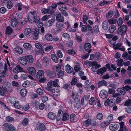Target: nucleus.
<instances>
[{"mask_svg":"<svg viewBox=\"0 0 131 131\" xmlns=\"http://www.w3.org/2000/svg\"><path fill=\"white\" fill-rule=\"evenodd\" d=\"M106 70V68L105 67H103L98 70L97 71V73L100 75H102Z\"/></svg>","mask_w":131,"mask_h":131,"instance_id":"5701e85b","label":"nucleus"},{"mask_svg":"<svg viewBox=\"0 0 131 131\" xmlns=\"http://www.w3.org/2000/svg\"><path fill=\"white\" fill-rule=\"evenodd\" d=\"M53 48V47L52 45H48L45 48V50L47 52L50 51Z\"/></svg>","mask_w":131,"mask_h":131,"instance_id":"4d7b16f0","label":"nucleus"},{"mask_svg":"<svg viewBox=\"0 0 131 131\" xmlns=\"http://www.w3.org/2000/svg\"><path fill=\"white\" fill-rule=\"evenodd\" d=\"M50 91V93L52 94L51 95L52 96H57L60 95V91L58 89H57L56 90H55L54 89H53Z\"/></svg>","mask_w":131,"mask_h":131,"instance_id":"f8f14e48","label":"nucleus"},{"mask_svg":"<svg viewBox=\"0 0 131 131\" xmlns=\"http://www.w3.org/2000/svg\"><path fill=\"white\" fill-rule=\"evenodd\" d=\"M64 75V72L61 70L59 71L58 73V77L59 78H61Z\"/></svg>","mask_w":131,"mask_h":131,"instance_id":"69168bd1","label":"nucleus"},{"mask_svg":"<svg viewBox=\"0 0 131 131\" xmlns=\"http://www.w3.org/2000/svg\"><path fill=\"white\" fill-rule=\"evenodd\" d=\"M127 27L124 25H122L118 29L117 33L118 35H122L124 34L126 32Z\"/></svg>","mask_w":131,"mask_h":131,"instance_id":"20e7f679","label":"nucleus"},{"mask_svg":"<svg viewBox=\"0 0 131 131\" xmlns=\"http://www.w3.org/2000/svg\"><path fill=\"white\" fill-rule=\"evenodd\" d=\"M18 60L19 62L22 65L25 66L27 65V62L25 58V57L24 58L22 57L19 58Z\"/></svg>","mask_w":131,"mask_h":131,"instance_id":"dca6fc26","label":"nucleus"},{"mask_svg":"<svg viewBox=\"0 0 131 131\" xmlns=\"http://www.w3.org/2000/svg\"><path fill=\"white\" fill-rule=\"evenodd\" d=\"M79 75L81 77V78L83 80H85L86 79V77L84 76V72L82 71H81L79 73Z\"/></svg>","mask_w":131,"mask_h":131,"instance_id":"de8ad7c7","label":"nucleus"},{"mask_svg":"<svg viewBox=\"0 0 131 131\" xmlns=\"http://www.w3.org/2000/svg\"><path fill=\"white\" fill-rule=\"evenodd\" d=\"M14 107L17 109H20L21 107V105L20 104L19 102L17 101L13 105Z\"/></svg>","mask_w":131,"mask_h":131,"instance_id":"58836bf2","label":"nucleus"},{"mask_svg":"<svg viewBox=\"0 0 131 131\" xmlns=\"http://www.w3.org/2000/svg\"><path fill=\"white\" fill-rule=\"evenodd\" d=\"M58 4H62L60 5L59 7V9L61 11H65L67 9V7L62 2H60L58 3Z\"/></svg>","mask_w":131,"mask_h":131,"instance_id":"412c9836","label":"nucleus"},{"mask_svg":"<svg viewBox=\"0 0 131 131\" xmlns=\"http://www.w3.org/2000/svg\"><path fill=\"white\" fill-rule=\"evenodd\" d=\"M62 36L66 40H68L70 38L69 35L66 33H63L62 34Z\"/></svg>","mask_w":131,"mask_h":131,"instance_id":"bf43d9fd","label":"nucleus"},{"mask_svg":"<svg viewBox=\"0 0 131 131\" xmlns=\"http://www.w3.org/2000/svg\"><path fill=\"white\" fill-rule=\"evenodd\" d=\"M117 65L120 67L123 66V60L121 58H119L117 59L116 60Z\"/></svg>","mask_w":131,"mask_h":131,"instance_id":"473e14b6","label":"nucleus"},{"mask_svg":"<svg viewBox=\"0 0 131 131\" xmlns=\"http://www.w3.org/2000/svg\"><path fill=\"white\" fill-rule=\"evenodd\" d=\"M53 87V82L52 81H50L47 84V86L46 88V89L47 90L49 91H51L53 89L52 88Z\"/></svg>","mask_w":131,"mask_h":131,"instance_id":"f3484780","label":"nucleus"},{"mask_svg":"<svg viewBox=\"0 0 131 131\" xmlns=\"http://www.w3.org/2000/svg\"><path fill=\"white\" fill-rule=\"evenodd\" d=\"M18 23L17 20L16 18H14L11 21V26L13 27H15Z\"/></svg>","mask_w":131,"mask_h":131,"instance_id":"7c9ffc66","label":"nucleus"},{"mask_svg":"<svg viewBox=\"0 0 131 131\" xmlns=\"http://www.w3.org/2000/svg\"><path fill=\"white\" fill-rule=\"evenodd\" d=\"M107 120L106 121L110 124L113 120V117L112 114H110L107 118Z\"/></svg>","mask_w":131,"mask_h":131,"instance_id":"e433bc0d","label":"nucleus"},{"mask_svg":"<svg viewBox=\"0 0 131 131\" xmlns=\"http://www.w3.org/2000/svg\"><path fill=\"white\" fill-rule=\"evenodd\" d=\"M123 23V20L122 18H119L118 19L117 24L118 26H120Z\"/></svg>","mask_w":131,"mask_h":131,"instance_id":"774afa93","label":"nucleus"},{"mask_svg":"<svg viewBox=\"0 0 131 131\" xmlns=\"http://www.w3.org/2000/svg\"><path fill=\"white\" fill-rule=\"evenodd\" d=\"M54 21V19H51V20H49L47 21L45 24V25L47 27L51 26L52 25Z\"/></svg>","mask_w":131,"mask_h":131,"instance_id":"37998d69","label":"nucleus"},{"mask_svg":"<svg viewBox=\"0 0 131 131\" xmlns=\"http://www.w3.org/2000/svg\"><path fill=\"white\" fill-rule=\"evenodd\" d=\"M108 93L107 91L105 90H102L100 93L99 95L101 98L104 99L107 97Z\"/></svg>","mask_w":131,"mask_h":131,"instance_id":"6e6552de","label":"nucleus"},{"mask_svg":"<svg viewBox=\"0 0 131 131\" xmlns=\"http://www.w3.org/2000/svg\"><path fill=\"white\" fill-rule=\"evenodd\" d=\"M74 69L75 71L77 72L80 70L81 69V68L79 64L77 63V64L75 65L74 67Z\"/></svg>","mask_w":131,"mask_h":131,"instance_id":"09e8293b","label":"nucleus"},{"mask_svg":"<svg viewBox=\"0 0 131 131\" xmlns=\"http://www.w3.org/2000/svg\"><path fill=\"white\" fill-rule=\"evenodd\" d=\"M117 91L118 93L120 95H124L125 94V90H124L123 87L118 88Z\"/></svg>","mask_w":131,"mask_h":131,"instance_id":"a211bd4d","label":"nucleus"},{"mask_svg":"<svg viewBox=\"0 0 131 131\" xmlns=\"http://www.w3.org/2000/svg\"><path fill=\"white\" fill-rule=\"evenodd\" d=\"M65 69L66 71L69 73L72 72L73 70V68L69 64H67L65 66Z\"/></svg>","mask_w":131,"mask_h":131,"instance_id":"2eb2a0df","label":"nucleus"},{"mask_svg":"<svg viewBox=\"0 0 131 131\" xmlns=\"http://www.w3.org/2000/svg\"><path fill=\"white\" fill-rule=\"evenodd\" d=\"M56 19L57 21L59 22H63L64 21L63 16L60 13L57 15L56 17Z\"/></svg>","mask_w":131,"mask_h":131,"instance_id":"4be33fe9","label":"nucleus"},{"mask_svg":"<svg viewBox=\"0 0 131 131\" xmlns=\"http://www.w3.org/2000/svg\"><path fill=\"white\" fill-rule=\"evenodd\" d=\"M15 131L16 128L12 125L9 124V131Z\"/></svg>","mask_w":131,"mask_h":131,"instance_id":"052dcab7","label":"nucleus"},{"mask_svg":"<svg viewBox=\"0 0 131 131\" xmlns=\"http://www.w3.org/2000/svg\"><path fill=\"white\" fill-rule=\"evenodd\" d=\"M20 93L21 96L25 97L27 94V90L26 89H23L20 90Z\"/></svg>","mask_w":131,"mask_h":131,"instance_id":"a878e982","label":"nucleus"},{"mask_svg":"<svg viewBox=\"0 0 131 131\" xmlns=\"http://www.w3.org/2000/svg\"><path fill=\"white\" fill-rule=\"evenodd\" d=\"M32 29L30 28H26L24 31L23 33L25 37H29L32 33Z\"/></svg>","mask_w":131,"mask_h":131,"instance_id":"0eeeda50","label":"nucleus"},{"mask_svg":"<svg viewBox=\"0 0 131 131\" xmlns=\"http://www.w3.org/2000/svg\"><path fill=\"white\" fill-rule=\"evenodd\" d=\"M80 26L81 27V30L82 32H85L87 30V26L84 25H82V22H80Z\"/></svg>","mask_w":131,"mask_h":131,"instance_id":"f704fd0d","label":"nucleus"},{"mask_svg":"<svg viewBox=\"0 0 131 131\" xmlns=\"http://www.w3.org/2000/svg\"><path fill=\"white\" fill-rule=\"evenodd\" d=\"M77 81V78L75 77L73 78L71 82V84L72 85H75Z\"/></svg>","mask_w":131,"mask_h":131,"instance_id":"e2e57ef3","label":"nucleus"},{"mask_svg":"<svg viewBox=\"0 0 131 131\" xmlns=\"http://www.w3.org/2000/svg\"><path fill=\"white\" fill-rule=\"evenodd\" d=\"M110 124L106 121L102 122L101 123V126L102 128H104L109 125Z\"/></svg>","mask_w":131,"mask_h":131,"instance_id":"79ce46f5","label":"nucleus"},{"mask_svg":"<svg viewBox=\"0 0 131 131\" xmlns=\"http://www.w3.org/2000/svg\"><path fill=\"white\" fill-rule=\"evenodd\" d=\"M37 93L39 95H41L43 93V91L40 88L37 89L36 90Z\"/></svg>","mask_w":131,"mask_h":131,"instance_id":"13d9d810","label":"nucleus"},{"mask_svg":"<svg viewBox=\"0 0 131 131\" xmlns=\"http://www.w3.org/2000/svg\"><path fill=\"white\" fill-rule=\"evenodd\" d=\"M25 58L27 62L29 64H32L34 62V57L31 55H29L26 56H25Z\"/></svg>","mask_w":131,"mask_h":131,"instance_id":"1a4fd4ad","label":"nucleus"},{"mask_svg":"<svg viewBox=\"0 0 131 131\" xmlns=\"http://www.w3.org/2000/svg\"><path fill=\"white\" fill-rule=\"evenodd\" d=\"M122 46V43H118L116 45H113V47L115 49H119L120 47Z\"/></svg>","mask_w":131,"mask_h":131,"instance_id":"338daca9","label":"nucleus"},{"mask_svg":"<svg viewBox=\"0 0 131 131\" xmlns=\"http://www.w3.org/2000/svg\"><path fill=\"white\" fill-rule=\"evenodd\" d=\"M45 39L50 41H53L56 42L59 40V38L58 37H54L51 34L49 33L46 34L45 37Z\"/></svg>","mask_w":131,"mask_h":131,"instance_id":"7ed1b4c3","label":"nucleus"},{"mask_svg":"<svg viewBox=\"0 0 131 131\" xmlns=\"http://www.w3.org/2000/svg\"><path fill=\"white\" fill-rule=\"evenodd\" d=\"M56 54L57 56L60 58H62L63 57V55L61 51L60 50H57Z\"/></svg>","mask_w":131,"mask_h":131,"instance_id":"a18cd8bd","label":"nucleus"},{"mask_svg":"<svg viewBox=\"0 0 131 131\" xmlns=\"http://www.w3.org/2000/svg\"><path fill=\"white\" fill-rule=\"evenodd\" d=\"M113 15V12L112 11L108 12L106 14V17L107 18H111Z\"/></svg>","mask_w":131,"mask_h":131,"instance_id":"a19ab883","label":"nucleus"},{"mask_svg":"<svg viewBox=\"0 0 131 131\" xmlns=\"http://www.w3.org/2000/svg\"><path fill=\"white\" fill-rule=\"evenodd\" d=\"M50 57L52 60L55 63H57L58 62V58L54 54H52L50 55Z\"/></svg>","mask_w":131,"mask_h":131,"instance_id":"bb28decb","label":"nucleus"},{"mask_svg":"<svg viewBox=\"0 0 131 131\" xmlns=\"http://www.w3.org/2000/svg\"><path fill=\"white\" fill-rule=\"evenodd\" d=\"M37 14L34 11H31L29 12L27 19L29 22L31 23H37L40 20L39 18L37 16Z\"/></svg>","mask_w":131,"mask_h":131,"instance_id":"f257e3e1","label":"nucleus"},{"mask_svg":"<svg viewBox=\"0 0 131 131\" xmlns=\"http://www.w3.org/2000/svg\"><path fill=\"white\" fill-rule=\"evenodd\" d=\"M15 50L18 54H21L23 53V50L20 47L18 46L16 47L15 49Z\"/></svg>","mask_w":131,"mask_h":131,"instance_id":"2f4dec72","label":"nucleus"},{"mask_svg":"<svg viewBox=\"0 0 131 131\" xmlns=\"http://www.w3.org/2000/svg\"><path fill=\"white\" fill-rule=\"evenodd\" d=\"M7 66L6 64H4V70H0V77H4L6 75V71L7 69Z\"/></svg>","mask_w":131,"mask_h":131,"instance_id":"9b49d317","label":"nucleus"},{"mask_svg":"<svg viewBox=\"0 0 131 131\" xmlns=\"http://www.w3.org/2000/svg\"><path fill=\"white\" fill-rule=\"evenodd\" d=\"M37 128L39 131H45V129L44 124L42 123H40Z\"/></svg>","mask_w":131,"mask_h":131,"instance_id":"6ab92c4d","label":"nucleus"},{"mask_svg":"<svg viewBox=\"0 0 131 131\" xmlns=\"http://www.w3.org/2000/svg\"><path fill=\"white\" fill-rule=\"evenodd\" d=\"M7 89L6 87H3L2 88L0 87V95L2 96L4 95L5 93L7 92Z\"/></svg>","mask_w":131,"mask_h":131,"instance_id":"aec40b11","label":"nucleus"},{"mask_svg":"<svg viewBox=\"0 0 131 131\" xmlns=\"http://www.w3.org/2000/svg\"><path fill=\"white\" fill-rule=\"evenodd\" d=\"M13 72L15 73L19 72H26L25 71L23 68L19 65H17L16 67L13 70Z\"/></svg>","mask_w":131,"mask_h":131,"instance_id":"423d86ee","label":"nucleus"},{"mask_svg":"<svg viewBox=\"0 0 131 131\" xmlns=\"http://www.w3.org/2000/svg\"><path fill=\"white\" fill-rule=\"evenodd\" d=\"M107 84V83L106 81L103 80L99 82L98 85L99 87H100L103 86H106Z\"/></svg>","mask_w":131,"mask_h":131,"instance_id":"393cba45","label":"nucleus"},{"mask_svg":"<svg viewBox=\"0 0 131 131\" xmlns=\"http://www.w3.org/2000/svg\"><path fill=\"white\" fill-rule=\"evenodd\" d=\"M61 68V66L60 65L58 64L56 66H55L53 68L54 70L56 71H58Z\"/></svg>","mask_w":131,"mask_h":131,"instance_id":"0e129e2a","label":"nucleus"},{"mask_svg":"<svg viewBox=\"0 0 131 131\" xmlns=\"http://www.w3.org/2000/svg\"><path fill=\"white\" fill-rule=\"evenodd\" d=\"M69 117L67 113H64L63 115L62 120L64 121H66L69 119Z\"/></svg>","mask_w":131,"mask_h":131,"instance_id":"680f3d73","label":"nucleus"},{"mask_svg":"<svg viewBox=\"0 0 131 131\" xmlns=\"http://www.w3.org/2000/svg\"><path fill=\"white\" fill-rule=\"evenodd\" d=\"M119 127V125L116 123L111 124L109 126V128L111 130L115 131Z\"/></svg>","mask_w":131,"mask_h":131,"instance_id":"9d476101","label":"nucleus"},{"mask_svg":"<svg viewBox=\"0 0 131 131\" xmlns=\"http://www.w3.org/2000/svg\"><path fill=\"white\" fill-rule=\"evenodd\" d=\"M92 71L94 72H96L97 71L98 68L101 67L100 64H97L96 62H94L92 64Z\"/></svg>","mask_w":131,"mask_h":131,"instance_id":"ddd939ff","label":"nucleus"},{"mask_svg":"<svg viewBox=\"0 0 131 131\" xmlns=\"http://www.w3.org/2000/svg\"><path fill=\"white\" fill-rule=\"evenodd\" d=\"M29 121V120L28 119L26 118H24L21 122V124L23 126H26L28 124Z\"/></svg>","mask_w":131,"mask_h":131,"instance_id":"4c0bfd02","label":"nucleus"},{"mask_svg":"<svg viewBox=\"0 0 131 131\" xmlns=\"http://www.w3.org/2000/svg\"><path fill=\"white\" fill-rule=\"evenodd\" d=\"M56 25L58 28L57 31H59L60 30H61V29H59V28H65V27H64V25L60 23H57Z\"/></svg>","mask_w":131,"mask_h":131,"instance_id":"72a5a7b5","label":"nucleus"},{"mask_svg":"<svg viewBox=\"0 0 131 131\" xmlns=\"http://www.w3.org/2000/svg\"><path fill=\"white\" fill-rule=\"evenodd\" d=\"M39 30L38 29H35L34 33V35L35 38V39H37L38 37Z\"/></svg>","mask_w":131,"mask_h":131,"instance_id":"ea45409f","label":"nucleus"},{"mask_svg":"<svg viewBox=\"0 0 131 131\" xmlns=\"http://www.w3.org/2000/svg\"><path fill=\"white\" fill-rule=\"evenodd\" d=\"M131 104V100L128 99L124 102V105L126 106H129Z\"/></svg>","mask_w":131,"mask_h":131,"instance_id":"6e6d98bb","label":"nucleus"},{"mask_svg":"<svg viewBox=\"0 0 131 131\" xmlns=\"http://www.w3.org/2000/svg\"><path fill=\"white\" fill-rule=\"evenodd\" d=\"M91 45L90 43H86L84 46V48L85 50H87L91 48Z\"/></svg>","mask_w":131,"mask_h":131,"instance_id":"8fccbe9b","label":"nucleus"},{"mask_svg":"<svg viewBox=\"0 0 131 131\" xmlns=\"http://www.w3.org/2000/svg\"><path fill=\"white\" fill-rule=\"evenodd\" d=\"M44 73V72L42 70H39L37 72L36 77L37 79H40L39 81L40 83H43L46 81V79L43 78Z\"/></svg>","mask_w":131,"mask_h":131,"instance_id":"f03ea898","label":"nucleus"},{"mask_svg":"<svg viewBox=\"0 0 131 131\" xmlns=\"http://www.w3.org/2000/svg\"><path fill=\"white\" fill-rule=\"evenodd\" d=\"M16 6L19 10H21L23 7V5L21 3H17L16 4Z\"/></svg>","mask_w":131,"mask_h":131,"instance_id":"864d4df0","label":"nucleus"},{"mask_svg":"<svg viewBox=\"0 0 131 131\" xmlns=\"http://www.w3.org/2000/svg\"><path fill=\"white\" fill-rule=\"evenodd\" d=\"M23 46L25 49L27 50H30L32 48L31 45L27 42L24 43L23 45Z\"/></svg>","mask_w":131,"mask_h":131,"instance_id":"b1692460","label":"nucleus"},{"mask_svg":"<svg viewBox=\"0 0 131 131\" xmlns=\"http://www.w3.org/2000/svg\"><path fill=\"white\" fill-rule=\"evenodd\" d=\"M28 73L32 75H34L36 73V70L35 68L32 67H29L27 69Z\"/></svg>","mask_w":131,"mask_h":131,"instance_id":"4468645a","label":"nucleus"},{"mask_svg":"<svg viewBox=\"0 0 131 131\" xmlns=\"http://www.w3.org/2000/svg\"><path fill=\"white\" fill-rule=\"evenodd\" d=\"M84 125L86 127L89 126L90 125L95 126L96 124V122L94 120L88 119L85 121L83 123Z\"/></svg>","mask_w":131,"mask_h":131,"instance_id":"39448f33","label":"nucleus"},{"mask_svg":"<svg viewBox=\"0 0 131 131\" xmlns=\"http://www.w3.org/2000/svg\"><path fill=\"white\" fill-rule=\"evenodd\" d=\"M94 62H91L90 61L86 60L84 61V64L87 66H92Z\"/></svg>","mask_w":131,"mask_h":131,"instance_id":"603ef678","label":"nucleus"},{"mask_svg":"<svg viewBox=\"0 0 131 131\" xmlns=\"http://www.w3.org/2000/svg\"><path fill=\"white\" fill-rule=\"evenodd\" d=\"M72 98L74 100H76L77 99L78 100L79 95L78 92L76 91H73L72 93Z\"/></svg>","mask_w":131,"mask_h":131,"instance_id":"cd10ccee","label":"nucleus"},{"mask_svg":"<svg viewBox=\"0 0 131 131\" xmlns=\"http://www.w3.org/2000/svg\"><path fill=\"white\" fill-rule=\"evenodd\" d=\"M30 84V83L29 81H26L22 84V85L24 87H27L29 86Z\"/></svg>","mask_w":131,"mask_h":131,"instance_id":"5fc2aeb1","label":"nucleus"},{"mask_svg":"<svg viewBox=\"0 0 131 131\" xmlns=\"http://www.w3.org/2000/svg\"><path fill=\"white\" fill-rule=\"evenodd\" d=\"M59 80L58 79L55 80L53 82V87H59V86L58 85Z\"/></svg>","mask_w":131,"mask_h":131,"instance_id":"3c124183","label":"nucleus"},{"mask_svg":"<svg viewBox=\"0 0 131 131\" xmlns=\"http://www.w3.org/2000/svg\"><path fill=\"white\" fill-rule=\"evenodd\" d=\"M102 28L105 30H107L108 26V23L106 21H104L102 22Z\"/></svg>","mask_w":131,"mask_h":131,"instance_id":"c85d7f7f","label":"nucleus"},{"mask_svg":"<svg viewBox=\"0 0 131 131\" xmlns=\"http://www.w3.org/2000/svg\"><path fill=\"white\" fill-rule=\"evenodd\" d=\"M107 21L109 24H116L117 20H116L115 19L111 18L108 19Z\"/></svg>","mask_w":131,"mask_h":131,"instance_id":"49530a36","label":"nucleus"},{"mask_svg":"<svg viewBox=\"0 0 131 131\" xmlns=\"http://www.w3.org/2000/svg\"><path fill=\"white\" fill-rule=\"evenodd\" d=\"M116 29V26L114 25L110 26L109 28V32L111 33L113 32Z\"/></svg>","mask_w":131,"mask_h":131,"instance_id":"c9c22d12","label":"nucleus"},{"mask_svg":"<svg viewBox=\"0 0 131 131\" xmlns=\"http://www.w3.org/2000/svg\"><path fill=\"white\" fill-rule=\"evenodd\" d=\"M16 99L14 97H10L9 99V102L12 104L14 105L16 102Z\"/></svg>","mask_w":131,"mask_h":131,"instance_id":"c03bdc74","label":"nucleus"},{"mask_svg":"<svg viewBox=\"0 0 131 131\" xmlns=\"http://www.w3.org/2000/svg\"><path fill=\"white\" fill-rule=\"evenodd\" d=\"M48 115V117L51 119H54L56 117L55 114L52 112H50L49 113Z\"/></svg>","mask_w":131,"mask_h":131,"instance_id":"c756f323","label":"nucleus"}]
</instances>
